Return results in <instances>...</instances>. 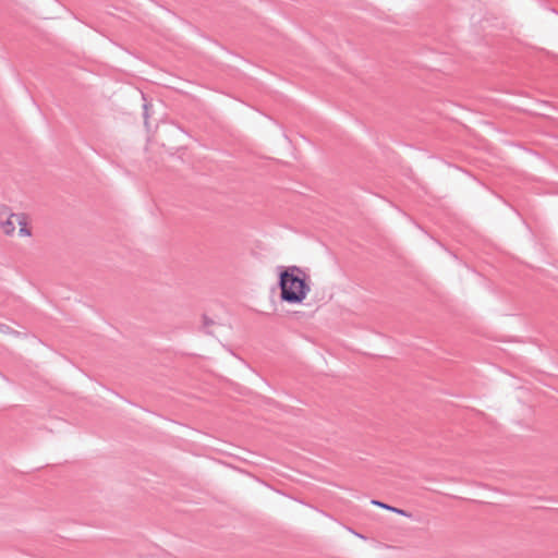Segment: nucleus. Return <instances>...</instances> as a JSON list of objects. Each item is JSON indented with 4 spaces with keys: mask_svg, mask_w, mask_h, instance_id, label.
<instances>
[{
    "mask_svg": "<svg viewBox=\"0 0 558 558\" xmlns=\"http://www.w3.org/2000/svg\"><path fill=\"white\" fill-rule=\"evenodd\" d=\"M372 504L373 505H376L380 508H384V509H387V510H390L392 512H396L400 515H403V517H407V518H410L412 514L403 509H399V508H396V507H392V506H389L383 501H379V500H372Z\"/></svg>",
    "mask_w": 558,
    "mask_h": 558,
    "instance_id": "nucleus-3",
    "label": "nucleus"
},
{
    "mask_svg": "<svg viewBox=\"0 0 558 558\" xmlns=\"http://www.w3.org/2000/svg\"><path fill=\"white\" fill-rule=\"evenodd\" d=\"M15 217V214H9L8 207H3L0 211V225L3 232L7 235H12L15 231V225L12 221V218Z\"/></svg>",
    "mask_w": 558,
    "mask_h": 558,
    "instance_id": "nucleus-2",
    "label": "nucleus"
},
{
    "mask_svg": "<svg viewBox=\"0 0 558 558\" xmlns=\"http://www.w3.org/2000/svg\"><path fill=\"white\" fill-rule=\"evenodd\" d=\"M0 332L5 335H19L17 331H15L9 325L3 323H0Z\"/></svg>",
    "mask_w": 558,
    "mask_h": 558,
    "instance_id": "nucleus-5",
    "label": "nucleus"
},
{
    "mask_svg": "<svg viewBox=\"0 0 558 558\" xmlns=\"http://www.w3.org/2000/svg\"><path fill=\"white\" fill-rule=\"evenodd\" d=\"M143 109H144V119H145V123L147 124V119H148V105H147V104H144Z\"/></svg>",
    "mask_w": 558,
    "mask_h": 558,
    "instance_id": "nucleus-7",
    "label": "nucleus"
},
{
    "mask_svg": "<svg viewBox=\"0 0 558 558\" xmlns=\"http://www.w3.org/2000/svg\"><path fill=\"white\" fill-rule=\"evenodd\" d=\"M354 535H356L357 537L362 538V539H366V537L363 535V534H360V533H356L354 532L353 530H350Z\"/></svg>",
    "mask_w": 558,
    "mask_h": 558,
    "instance_id": "nucleus-8",
    "label": "nucleus"
},
{
    "mask_svg": "<svg viewBox=\"0 0 558 558\" xmlns=\"http://www.w3.org/2000/svg\"><path fill=\"white\" fill-rule=\"evenodd\" d=\"M277 272L280 300L289 304L302 303L311 291L305 270L295 265L278 266Z\"/></svg>",
    "mask_w": 558,
    "mask_h": 558,
    "instance_id": "nucleus-1",
    "label": "nucleus"
},
{
    "mask_svg": "<svg viewBox=\"0 0 558 558\" xmlns=\"http://www.w3.org/2000/svg\"><path fill=\"white\" fill-rule=\"evenodd\" d=\"M211 325H214V320L210 319L208 316L204 315L203 316V328H204L205 332L208 335H211V331L208 330V327Z\"/></svg>",
    "mask_w": 558,
    "mask_h": 558,
    "instance_id": "nucleus-6",
    "label": "nucleus"
},
{
    "mask_svg": "<svg viewBox=\"0 0 558 558\" xmlns=\"http://www.w3.org/2000/svg\"><path fill=\"white\" fill-rule=\"evenodd\" d=\"M16 217H17V222L20 225L19 234L22 236H29L32 233H31V229L27 228V225L25 222V217L23 215H20Z\"/></svg>",
    "mask_w": 558,
    "mask_h": 558,
    "instance_id": "nucleus-4",
    "label": "nucleus"
}]
</instances>
